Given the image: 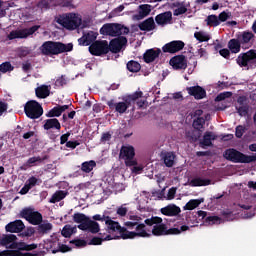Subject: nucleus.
Segmentation results:
<instances>
[{"label":"nucleus","mask_w":256,"mask_h":256,"mask_svg":"<svg viewBox=\"0 0 256 256\" xmlns=\"http://www.w3.org/2000/svg\"><path fill=\"white\" fill-rule=\"evenodd\" d=\"M36 96L40 99H45L49 97V87L42 85L38 88H36Z\"/></svg>","instance_id":"c03bdc74"},{"label":"nucleus","mask_w":256,"mask_h":256,"mask_svg":"<svg viewBox=\"0 0 256 256\" xmlns=\"http://www.w3.org/2000/svg\"><path fill=\"white\" fill-rule=\"evenodd\" d=\"M127 69L131 73H137V72L141 71V64H139V62H137V61H129L127 63Z\"/></svg>","instance_id":"49530a36"},{"label":"nucleus","mask_w":256,"mask_h":256,"mask_svg":"<svg viewBox=\"0 0 256 256\" xmlns=\"http://www.w3.org/2000/svg\"><path fill=\"white\" fill-rule=\"evenodd\" d=\"M139 29L141 31H153L155 29V20L153 17H150L139 24Z\"/></svg>","instance_id":"473e14b6"},{"label":"nucleus","mask_w":256,"mask_h":256,"mask_svg":"<svg viewBox=\"0 0 256 256\" xmlns=\"http://www.w3.org/2000/svg\"><path fill=\"white\" fill-rule=\"evenodd\" d=\"M71 243H74L76 247H85V245H87V242H85V240H74L71 241Z\"/></svg>","instance_id":"338daca9"},{"label":"nucleus","mask_w":256,"mask_h":256,"mask_svg":"<svg viewBox=\"0 0 256 256\" xmlns=\"http://www.w3.org/2000/svg\"><path fill=\"white\" fill-rule=\"evenodd\" d=\"M37 7L41 10L49 9V2L47 0H42L38 3Z\"/></svg>","instance_id":"69168bd1"},{"label":"nucleus","mask_w":256,"mask_h":256,"mask_svg":"<svg viewBox=\"0 0 256 256\" xmlns=\"http://www.w3.org/2000/svg\"><path fill=\"white\" fill-rule=\"evenodd\" d=\"M105 224L109 233H118L122 239H127L125 235H127L128 230L125 227H121L119 222L113 221L111 217H108Z\"/></svg>","instance_id":"ddd939ff"},{"label":"nucleus","mask_w":256,"mask_h":256,"mask_svg":"<svg viewBox=\"0 0 256 256\" xmlns=\"http://www.w3.org/2000/svg\"><path fill=\"white\" fill-rule=\"evenodd\" d=\"M143 96V92H136L133 95H130L123 99V102L115 103V100H110L107 102V105L110 109H114L116 113L123 115L131 107V101H137L139 97Z\"/></svg>","instance_id":"7ed1b4c3"},{"label":"nucleus","mask_w":256,"mask_h":256,"mask_svg":"<svg viewBox=\"0 0 256 256\" xmlns=\"http://www.w3.org/2000/svg\"><path fill=\"white\" fill-rule=\"evenodd\" d=\"M189 185L190 187H207V185H211V180L194 178L189 182Z\"/></svg>","instance_id":"c9c22d12"},{"label":"nucleus","mask_w":256,"mask_h":256,"mask_svg":"<svg viewBox=\"0 0 256 256\" xmlns=\"http://www.w3.org/2000/svg\"><path fill=\"white\" fill-rule=\"evenodd\" d=\"M53 229V224L47 222V221H41L38 224V233L41 235H45L47 233H51V230Z\"/></svg>","instance_id":"f704fd0d"},{"label":"nucleus","mask_w":256,"mask_h":256,"mask_svg":"<svg viewBox=\"0 0 256 256\" xmlns=\"http://www.w3.org/2000/svg\"><path fill=\"white\" fill-rule=\"evenodd\" d=\"M125 45H127V38L121 36L111 40L110 45L108 46V50L110 49L112 53H119V51H121Z\"/></svg>","instance_id":"f3484780"},{"label":"nucleus","mask_w":256,"mask_h":256,"mask_svg":"<svg viewBox=\"0 0 256 256\" xmlns=\"http://www.w3.org/2000/svg\"><path fill=\"white\" fill-rule=\"evenodd\" d=\"M225 159L233 163H253L256 161V154L245 155L235 149H228L224 153Z\"/></svg>","instance_id":"423d86ee"},{"label":"nucleus","mask_w":256,"mask_h":256,"mask_svg":"<svg viewBox=\"0 0 256 256\" xmlns=\"http://www.w3.org/2000/svg\"><path fill=\"white\" fill-rule=\"evenodd\" d=\"M175 157V153L173 152L164 153L162 156L164 165H166V167H173V165H175Z\"/></svg>","instance_id":"e433bc0d"},{"label":"nucleus","mask_w":256,"mask_h":256,"mask_svg":"<svg viewBox=\"0 0 256 256\" xmlns=\"http://www.w3.org/2000/svg\"><path fill=\"white\" fill-rule=\"evenodd\" d=\"M243 133H245V127L239 125L236 127V137L241 139L243 137Z\"/></svg>","instance_id":"e2e57ef3"},{"label":"nucleus","mask_w":256,"mask_h":256,"mask_svg":"<svg viewBox=\"0 0 256 256\" xmlns=\"http://www.w3.org/2000/svg\"><path fill=\"white\" fill-rule=\"evenodd\" d=\"M11 249H18L19 251H33L37 249V244H26L25 242H16L12 244Z\"/></svg>","instance_id":"bb28decb"},{"label":"nucleus","mask_w":256,"mask_h":256,"mask_svg":"<svg viewBox=\"0 0 256 256\" xmlns=\"http://www.w3.org/2000/svg\"><path fill=\"white\" fill-rule=\"evenodd\" d=\"M21 217L23 219H26L29 223L32 225H39L41 221H43V216L41 213L35 211L34 209L31 208H25L20 212Z\"/></svg>","instance_id":"9b49d317"},{"label":"nucleus","mask_w":256,"mask_h":256,"mask_svg":"<svg viewBox=\"0 0 256 256\" xmlns=\"http://www.w3.org/2000/svg\"><path fill=\"white\" fill-rule=\"evenodd\" d=\"M151 11H153V6L142 4L138 7V14L134 15L133 18L136 19V21H141V19H145V17L150 15Z\"/></svg>","instance_id":"6ab92c4d"},{"label":"nucleus","mask_w":256,"mask_h":256,"mask_svg":"<svg viewBox=\"0 0 256 256\" xmlns=\"http://www.w3.org/2000/svg\"><path fill=\"white\" fill-rule=\"evenodd\" d=\"M215 139H217V135H215V133L206 132L200 143L204 147H211L213 145V141H215Z\"/></svg>","instance_id":"c756f323"},{"label":"nucleus","mask_w":256,"mask_h":256,"mask_svg":"<svg viewBox=\"0 0 256 256\" xmlns=\"http://www.w3.org/2000/svg\"><path fill=\"white\" fill-rule=\"evenodd\" d=\"M24 111L30 119H39L43 115V107L35 100L27 102Z\"/></svg>","instance_id":"9d476101"},{"label":"nucleus","mask_w":256,"mask_h":256,"mask_svg":"<svg viewBox=\"0 0 256 256\" xmlns=\"http://www.w3.org/2000/svg\"><path fill=\"white\" fill-rule=\"evenodd\" d=\"M160 53H161V49L147 50L146 53L144 54V61L146 63H153V61L156 60L157 57H159Z\"/></svg>","instance_id":"cd10ccee"},{"label":"nucleus","mask_w":256,"mask_h":256,"mask_svg":"<svg viewBox=\"0 0 256 256\" xmlns=\"http://www.w3.org/2000/svg\"><path fill=\"white\" fill-rule=\"evenodd\" d=\"M206 23L209 25V27H218V25H221L217 15H209L206 19Z\"/></svg>","instance_id":"de8ad7c7"},{"label":"nucleus","mask_w":256,"mask_h":256,"mask_svg":"<svg viewBox=\"0 0 256 256\" xmlns=\"http://www.w3.org/2000/svg\"><path fill=\"white\" fill-rule=\"evenodd\" d=\"M205 200L203 198L201 199H193L190 200L185 206H184V211H193V209H197V206L200 203H203Z\"/></svg>","instance_id":"79ce46f5"},{"label":"nucleus","mask_w":256,"mask_h":256,"mask_svg":"<svg viewBox=\"0 0 256 256\" xmlns=\"http://www.w3.org/2000/svg\"><path fill=\"white\" fill-rule=\"evenodd\" d=\"M65 197H67V193L65 191H56L49 200V203H59V201H63Z\"/></svg>","instance_id":"a19ab883"},{"label":"nucleus","mask_w":256,"mask_h":256,"mask_svg":"<svg viewBox=\"0 0 256 256\" xmlns=\"http://www.w3.org/2000/svg\"><path fill=\"white\" fill-rule=\"evenodd\" d=\"M119 157L125 161L127 167H135L137 161L135 160V148L131 145L122 146Z\"/></svg>","instance_id":"6e6552de"},{"label":"nucleus","mask_w":256,"mask_h":256,"mask_svg":"<svg viewBox=\"0 0 256 256\" xmlns=\"http://www.w3.org/2000/svg\"><path fill=\"white\" fill-rule=\"evenodd\" d=\"M191 51L195 57H207V51L205 48H200L198 50L191 48Z\"/></svg>","instance_id":"5fc2aeb1"},{"label":"nucleus","mask_w":256,"mask_h":256,"mask_svg":"<svg viewBox=\"0 0 256 256\" xmlns=\"http://www.w3.org/2000/svg\"><path fill=\"white\" fill-rule=\"evenodd\" d=\"M5 229L8 233H21L25 229V224L21 220H16L7 224Z\"/></svg>","instance_id":"4be33fe9"},{"label":"nucleus","mask_w":256,"mask_h":256,"mask_svg":"<svg viewBox=\"0 0 256 256\" xmlns=\"http://www.w3.org/2000/svg\"><path fill=\"white\" fill-rule=\"evenodd\" d=\"M97 165V163H95V161L91 160L88 162H84L82 163V171H84V173H91V171H93V168Z\"/></svg>","instance_id":"8fccbe9b"},{"label":"nucleus","mask_w":256,"mask_h":256,"mask_svg":"<svg viewBox=\"0 0 256 256\" xmlns=\"http://www.w3.org/2000/svg\"><path fill=\"white\" fill-rule=\"evenodd\" d=\"M59 251H61V253H67V251H69V246L58 244V249L52 250V253H59Z\"/></svg>","instance_id":"052dcab7"},{"label":"nucleus","mask_w":256,"mask_h":256,"mask_svg":"<svg viewBox=\"0 0 256 256\" xmlns=\"http://www.w3.org/2000/svg\"><path fill=\"white\" fill-rule=\"evenodd\" d=\"M203 125H205V118L203 117H198L193 122L194 129H197L198 131H201V129H203Z\"/></svg>","instance_id":"3c124183"},{"label":"nucleus","mask_w":256,"mask_h":256,"mask_svg":"<svg viewBox=\"0 0 256 256\" xmlns=\"http://www.w3.org/2000/svg\"><path fill=\"white\" fill-rule=\"evenodd\" d=\"M236 109H237V113H238V115H240V117H245L249 111L248 106H240V107H236Z\"/></svg>","instance_id":"4d7b16f0"},{"label":"nucleus","mask_w":256,"mask_h":256,"mask_svg":"<svg viewBox=\"0 0 256 256\" xmlns=\"http://www.w3.org/2000/svg\"><path fill=\"white\" fill-rule=\"evenodd\" d=\"M237 65L239 67H245V69H249V67H253L256 63V51L249 50L246 53H241L236 59Z\"/></svg>","instance_id":"1a4fd4ad"},{"label":"nucleus","mask_w":256,"mask_h":256,"mask_svg":"<svg viewBox=\"0 0 256 256\" xmlns=\"http://www.w3.org/2000/svg\"><path fill=\"white\" fill-rule=\"evenodd\" d=\"M187 91L189 95H193L195 99H203L206 95L205 89H203L201 86L187 88Z\"/></svg>","instance_id":"a878e982"},{"label":"nucleus","mask_w":256,"mask_h":256,"mask_svg":"<svg viewBox=\"0 0 256 256\" xmlns=\"http://www.w3.org/2000/svg\"><path fill=\"white\" fill-rule=\"evenodd\" d=\"M229 17H231V14L223 11L222 13L219 14L218 21H219V23H225V21H227V19H229Z\"/></svg>","instance_id":"680f3d73"},{"label":"nucleus","mask_w":256,"mask_h":256,"mask_svg":"<svg viewBox=\"0 0 256 256\" xmlns=\"http://www.w3.org/2000/svg\"><path fill=\"white\" fill-rule=\"evenodd\" d=\"M67 109H69L67 105L54 107L48 112L47 117H61V113L67 111Z\"/></svg>","instance_id":"4c0bfd02"},{"label":"nucleus","mask_w":256,"mask_h":256,"mask_svg":"<svg viewBox=\"0 0 256 256\" xmlns=\"http://www.w3.org/2000/svg\"><path fill=\"white\" fill-rule=\"evenodd\" d=\"M245 137L249 141H251V139H256V131L255 130L249 131Z\"/></svg>","instance_id":"774afa93"},{"label":"nucleus","mask_w":256,"mask_h":256,"mask_svg":"<svg viewBox=\"0 0 256 256\" xmlns=\"http://www.w3.org/2000/svg\"><path fill=\"white\" fill-rule=\"evenodd\" d=\"M93 219H94V221H104L106 223L107 219H109V216L96 214L93 216Z\"/></svg>","instance_id":"0e129e2a"},{"label":"nucleus","mask_w":256,"mask_h":256,"mask_svg":"<svg viewBox=\"0 0 256 256\" xmlns=\"http://www.w3.org/2000/svg\"><path fill=\"white\" fill-rule=\"evenodd\" d=\"M231 95H233V93H231V92H223V93H220V94L215 98V101H225V99H229V97H231Z\"/></svg>","instance_id":"13d9d810"},{"label":"nucleus","mask_w":256,"mask_h":256,"mask_svg":"<svg viewBox=\"0 0 256 256\" xmlns=\"http://www.w3.org/2000/svg\"><path fill=\"white\" fill-rule=\"evenodd\" d=\"M253 35L252 32H242L240 35H238L237 39L239 43L242 45L243 49H247L251 47V41H253Z\"/></svg>","instance_id":"aec40b11"},{"label":"nucleus","mask_w":256,"mask_h":256,"mask_svg":"<svg viewBox=\"0 0 256 256\" xmlns=\"http://www.w3.org/2000/svg\"><path fill=\"white\" fill-rule=\"evenodd\" d=\"M241 47H242V44H241V42H239L238 38L237 39H231L228 42V49L232 53H239V51H241Z\"/></svg>","instance_id":"ea45409f"},{"label":"nucleus","mask_w":256,"mask_h":256,"mask_svg":"<svg viewBox=\"0 0 256 256\" xmlns=\"http://www.w3.org/2000/svg\"><path fill=\"white\" fill-rule=\"evenodd\" d=\"M1 73H7L8 71H13V66L10 62H4L0 65Z\"/></svg>","instance_id":"6e6d98bb"},{"label":"nucleus","mask_w":256,"mask_h":256,"mask_svg":"<svg viewBox=\"0 0 256 256\" xmlns=\"http://www.w3.org/2000/svg\"><path fill=\"white\" fill-rule=\"evenodd\" d=\"M0 256H37L31 253H21L19 251L4 250L0 251Z\"/></svg>","instance_id":"37998d69"},{"label":"nucleus","mask_w":256,"mask_h":256,"mask_svg":"<svg viewBox=\"0 0 256 256\" xmlns=\"http://www.w3.org/2000/svg\"><path fill=\"white\" fill-rule=\"evenodd\" d=\"M89 51L92 55H105L109 53V44L107 41H96L89 47Z\"/></svg>","instance_id":"2eb2a0df"},{"label":"nucleus","mask_w":256,"mask_h":256,"mask_svg":"<svg viewBox=\"0 0 256 256\" xmlns=\"http://www.w3.org/2000/svg\"><path fill=\"white\" fill-rule=\"evenodd\" d=\"M170 65L173 69H187V59L184 55H178L170 60Z\"/></svg>","instance_id":"412c9836"},{"label":"nucleus","mask_w":256,"mask_h":256,"mask_svg":"<svg viewBox=\"0 0 256 256\" xmlns=\"http://www.w3.org/2000/svg\"><path fill=\"white\" fill-rule=\"evenodd\" d=\"M57 23L69 31H74V29H77L81 25L82 19L79 14L68 13L61 15L57 19Z\"/></svg>","instance_id":"39448f33"},{"label":"nucleus","mask_w":256,"mask_h":256,"mask_svg":"<svg viewBox=\"0 0 256 256\" xmlns=\"http://www.w3.org/2000/svg\"><path fill=\"white\" fill-rule=\"evenodd\" d=\"M185 47V42L181 40H176L167 43L162 47V51L164 53H178V51H181Z\"/></svg>","instance_id":"dca6fc26"},{"label":"nucleus","mask_w":256,"mask_h":256,"mask_svg":"<svg viewBox=\"0 0 256 256\" xmlns=\"http://www.w3.org/2000/svg\"><path fill=\"white\" fill-rule=\"evenodd\" d=\"M73 50V44H63L61 42L47 41L42 44L40 51L43 55H59Z\"/></svg>","instance_id":"f03ea898"},{"label":"nucleus","mask_w":256,"mask_h":256,"mask_svg":"<svg viewBox=\"0 0 256 256\" xmlns=\"http://www.w3.org/2000/svg\"><path fill=\"white\" fill-rule=\"evenodd\" d=\"M43 128L45 131H49V129H57L58 131L61 129V123L57 118L47 119L45 120Z\"/></svg>","instance_id":"7c9ffc66"},{"label":"nucleus","mask_w":256,"mask_h":256,"mask_svg":"<svg viewBox=\"0 0 256 256\" xmlns=\"http://www.w3.org/2000/svg\"><path fill=\"white\" fill-rule=\"evenodd\" d=\"M45 159L46 158H41L40 156L31 157L23 164V167H25V169H29L30 167H35L39 165V163H41L42 161H45Z\"/></svg>","instance_id":"72a5a7b5"},{"label":"nucleus","mask_w":256,"mask_h":256,"mask_svg":"<svg viewBox=\"0 0 256 256\" xmlns=\"http://www.w3.org/2000/svg\"><path fill=\"white\" fill-rule=\"evenodd\" d=\"M176 193H177V188H175V187L170 188L167 195H166V199L168 201H171V200L175 199Z\"/></svg>","instance_id":"bf43d9fd"},{"label":"nucleus","mask_w":256,"mask_h":256,"mask_svg":"<svg viewBox=\"0 0 256 256\" xmlns=\"http://www.w3.org/2000/svg\"><path fill=\"white\" fill-rule=\"evenodd\" d=\"M194 37L195 39H197V41H200V43L209 41V39H211V36H209L207 32H203V31L195 32Z\"/></svg>","instance_id":"09e8293b"},{"label":"nucleus","mask_w":256,"mask_h":256,"mask_svg":"<svg viewBox=\"0 0 256 256\" xmlns=\"http://www.w3.org/2000/svg\"><path fill=\"white\" fill-rule=\"evenodd\" d=\"M97 39V33L90 31L86 34H84L80 39H78L79 45H89L90 43H93Z\"/></svg>","instance_id":"b1692460"},{"label":"nucleus","mask_w":256,"mask_h":256,"mask_svg":"<svg viewBox=\"0 0 256 256\" xmlns=\"http://www.w3.org/2000/svg\"><path fill=\"white\" fill-rule=\"evenodd\" d=\"M74 222L79 223L78 229L81 231H90V233H99V223L89 219L85 214H74Z\"/></svg>","instance_id":"20e7f679"},{"label":"nucleus","mask_w":256,"mask_h":256,"mask_svg":"<svg viewBox=\"0 0 256 256\" xmlns=\"http://www.w3.org/2000/svg\"><path fill=\"white\" fill-rule=\"evenodd\" d=\"M172 9H174L173 14L175 17H179V15H183V14L187 13V6H185L179 2L173 3Z\"/></svg>","instance_id":"58836bf2"},{"label":"nucleus","mask_w":256,"mask_h":256,"mask_svg":"<svg viewBox=\"0 0 256 256\" xmlns=\"http://www.w3.org/2000/svg\"><path fill=\"white\" fill-rule=\"evenodd\" d=\"M129 211V208L127 207V204H122L120 207L117 208L116 213L120 217H125Z\"/></svg>","instance_id":"603ef678"},{"label":"nucleus","mask_w":256,"mask_h":256,"mask_svg":"<svg viewBox=\"0 0 256 256\" xmlns=\"http://www.w3.org/2000/svg\"><path fill=\"white\" fill-rule=\"evenodd\" d=\"M140 223H143V218L138 215H130L129 221L125 222V227H128V229H133V227H137V225H140Z\"/></svg>","instance_id":"2f4dec72"},{"label":"nucleus","mask_w":256,"mask_h":256,"mask_svg":"<svg viewBox=\"0 0 256 256\" xmlns=\"http://www.w3.org/2000/svg\"><path fill=\"white\" fill-rule=\"evenodd\" d=\"M17 241V236L14 234L3 235L0 237V245L6 249H11L13 243Z\"/></svg>","instance_id":"5701e85b"},{"label":"nucleus","mask_w":256,"mask_h":256,"mask_svg":"<svg viewBox=\"0 0 256 256\" xmlns=\"http://www.w3.org/2000/svg\"><path fill=\"white\" fill-rule=\"evenodd\" d=\"M171 19H173V14L169 11L158 14L155 17V21L158 25H167V23L171 22Z\"/></svg>","instance_id":"393cba45"},{"label":"nucleus","mask_w":256,"mask_h":256,"mask_svg":"<svg viewBox=\"0 0 256 256\" xmlns=\"http://www.w3.org/2000/svg\"><path fill=\"white\" fill-rule=\"evenodd\" d=\"M37 178L35 176L30 177L25 185L23 186V188L20 190V194L21 195H27V193H29L30 189H33V187H35V185H37Z\"/></svg>","instance_id":"c85d7f7f"},{"label":"nucleus","mask_w":256,"mask_h":256,"mask_svg":"<svg viewBox=\"0 0 256 256\" xmlns=\"http://www.w3.org/2000/svg\"><path fill=\"white\" fill-rule=\"evenodd\" d=\"M40 26H32L31 28L21 29V30H14L9 33L8 39H26L29 35H33L36 31L39 30Z\"/></svg>","instance_id":"4468645a"},{"label":"nucleus","mask_w":256,"mask_h":256,"mask_svg":"<svg viewBox=\"0 0 256 256\" xmlns=\"http://www.w3.org/2000/svg\"><path fill=\"white\" fill-rule=\"evenodd\" d=\"M160 213L166 215V217H177V215L181 213V208L175 204H169L168 206L161 208Z\"/></svg>","instance_id":"a211bd4d"},{"label":"nucleus","mask_w":256,"mask_h":256,"mask_svg":"<svg viewBox=\"0 0 256 256\" xmlns=\"http://www.w3.org/2000/svg\"><path fill=\"white\" fill-rule=\"evenodd\" d=\"M73 233H77V227L71 225H65L62 229L63 237H71Z\"/></svg>","instance_id":"a18cd8bd"},{"label":"nucleus","mask_w":256,"mask_h":256,"mask_svg":"<svg viewBox=\"0 0 256 256\" xmlns=\"http://www.w3.org/2000/svg\"><path fill=\"white\" fill-rule=\"evenodd\" d=\"M145 225L149 227H153L151 231V235H155L156 237H161L163 235H179L183 231H189V226H181L179 228H170L167 229V225L163 224V218L161 217H152L150 219H146L144 221Z\"/></svg>","instance_id":"f257e3e1"},{"label":"nucleus","mask_w":256,"mask_h":256,"mask_svg":"<svg viewBox=\"0 0 256 256\" xmlns=\"http://www.w3.org/2000/svg\"><path fill=\"white\" fill-rule=\"evenodd\" d=\"M206 223H208V225H217L221 223V218L217 216H209L206 218Z\"/></svg>","instance_id":"864d4df0"},{"label":"nucleus","mask_w":256,"mask_h":256,"mask_svg":"<svg viewBox=\"0 0 256 256\" xmlns=\"http://www.w3.org/2000/svg\"><path fill=\"white\" fill-rule=\"evenodd\" d=\"M124 237H126V239H135V237H151V229H148L142 222L136 226L135 232L128 230Z\"/></svg>","instance_id":"f8f14e48"},{"label":"nucleus","mask_w":256,"mask_h":256,"mask_svg":"<svg viewBox=\"0 0 256 256\" xmlns=\"http://www.w3.org/2000/svg\"><path fill=\"white\" fill-rule=\"evenodd\" d=\"M101 35H109L110 37H119V35H127L129 28L116 23L105 24L100 29Z\"/></svg>","instance_id":"0eeeda50"}]
</instances>
